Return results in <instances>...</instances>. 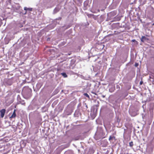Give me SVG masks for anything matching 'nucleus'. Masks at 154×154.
Returning <instances> with one entry per match:
<instances>
[{"label": "nucleus", "mask_w": 154, "mask_h": 154, "mask_svg": "<svg viewBox=\"0 0 154 154\" xmlns=\"http://www.w3.org/2000/svg\"><path fill=\"white\" fill-rule=\"evenodd\" d=\"M47 109V108L46 107L44 106L42 108V112H44L46 111Z\"/></svg>", "instance_id": "11"}, {"label": "nucleus", "mask_w": 154, "mask_h": 154, "mask_svg": "<svg viewBox=\"0 0 154 154\" xmlns=\"http://www.w3.org/2000/svg\"><path fill=\"white\" fill-rule=\"evenodd\" d=\"M132 41L133 42H137L135 39H133L132 40Z\"/></svg>", "instance_id": "22"}, {"label": "nucleus", "mask_w": 154, "mask_h": 154, "mask_svg": "<svg viewBox=\"0 0 154 154\" xmlns=\"http://www.w3.org/2000/svg\"><path fill=\"white\" fill-rule=\"evenodd\" d=\"M115 90V88L114 87H112L110 88L109 89V91L111 93L113 92Z\"/></svg>", "instance_id": "10"}, {"label": "nucleus", "mask_w": 154, "mask_h": 154, "mask_svg": "<svg viewBox=\"0 0 154 154\" xmlns=\"http://www.w3.org/2000/svg\"><path fill=\"white\" fill-rule=\"evenodd\" d=\"M129 145L131 147H132L133 146V143L132 141H131L129 143Z\"/></svg>", "instance_id": "15"}, {"label": "nucleus", "mask_w": 154, "mask_h": 154, "mask_svg": "<svg viewBox=\"0 0 154 154\" xmlns=\"http://www.w3.org/2000/svg\"><path fill=\"white\" fill-rule=\"evenodd\" d=\"M103 137V133L102 131L99 132L98 131L96 132L95 135V138L96 140H98L102 138Z\"/></svg>", "instance_id": "3"}, {"label": "nucleus", "mask_w": 154, "mask_h": 154, "mask_svg": "<svg viewBox=\"0 0 154 154\" xmlns=\"http://www.w3.org/2000/svg\"><path fill=\"white\" fill-rule=\"evenodd\" d=\"M149 78L150 79H154V75H151L149 76Z\"/></svg>", "instance_id": "16"}, {"label": "nucleus", "mask_w": 154, "mask_h": 154, "mask_svg": "<svg viewBox=\"0 0 154 154\" xmlns=\"http://www.w3.org/2000/svg\"><path fill=\"white\" fill-rule=\"evenodd\" d=\"M149 38L146 37L145 36H142L140 39L141 41L142 42H144L145 41L149 40Z\"/></svg>", "instance_id": "7"}, {"label": "nucleus", "mask_w": 154, "mask_h": 154, "mask_svg": "<svg viewBox=\"0 0 154 154\" xmlns=\"http://www.w3.org/2000/svg\"><path fill=\"white\" fill-rule=\"evenodd\" d=\"M137 112L134 110L130 109L129 110V113L132 116L134 117L137 114Z\"/></svg>", "instance_id": "4"}, {"label": "nucleus", "mask_w": 154, "mask_h": 154, "mask_svg": "<svg viewBox=\"0 0 154 154\" xmlns=\"http://www.w3.org/2000/svg\"><path fill=\"white\" fill-rule=\"evenodd\" d=\"M143 82L142 81H141L140 82V85H142L143 84Z\"/></svg>", "instance_id": "21"}, {"label": "nucleus", "mask_w": 154, "mask_h": 154, "mask_svg": "<svg viewBox=\"0 0 154 154\" xmlns=\"http://www.w3.org/2000/svg\"><path fill=\"white\" fill-rule=\"evenodd\" d=\"M115 137L114 136H110L109 137V140L110 141H111L113 139H115Z\"/></svg>", "instance_id": "14"}, {"label": "nucleus", "mask_w": 154, "mask_h": 154, "mask_svg": "<svg viewBox=\"0 0 154 154\" xmlns=\"http://www.w3.org/2000/svg\"><path fill=\"white\" fill-rule=\"evenodd\" d=\"M61 19V17H59V20H60Z\"/></svg>", "instance_id": "27"}, {"label": "nucleus", "mask_w": 154, "mask_h": 154, "mask_svg": "<svg viewBox=\"0 0 154 154\" xmlns=\"http://www.w3.org/2000/svg\"><path fill=\"white\" fill-rule=\"evenodd\" d=\"M84 106H85V107H86L85 109H86L88 108V106L86 103H85L84 104Z\"/></svg>", "instance_id": "18"}, {"label": "nucleus", "mask_w": 154, "mask_h": 154, "mask_svg": "<svg viewBox=\"0 0 154 154\" xmlns=\"http://www.w3.org/2000/svg\"><path fill=\"white\" fill-rule=\"evenodd\" d=\"M61 74L64 78H66L67 77V75H66L65 72L61 73Z\"/></svg>", "instance_id": "13"}, {"label": "nucleus", "mask_w": 154, "mask_h": 154, "mask_svg": "<svg viewBox=\"0 0 154 154\" xmlns=\"http://www.w3.org/2000/svg\"><path fill=\"white\" fill-rule=\"evenodd\" d=\"M105 95H103L102 96V97L103 98L105 97Z\"/></svg>", "instance_id": "24"}, {"label": "nucleus", "mask_w": 154, "mask_h": 154, "mask_svg": "<svg viewBox=\"0 0 154 154\" xmlns=\"http://www.w3.org/2000/svg\"><path fill=\"white\" fill-rule=\"evenodd\" d=\"M150 81H151L153 85H154V79H149Z\"/></svg>", "instance_id": "19"}, {"label": "nucleus", "mask_w": 154, "mask_h": 154, "mask_svg": "<svg viewBox=\"0 0 154 154\" xmlns=\"http://www.w3.org/2000/svg\"><path fill=\"white\" fill-rule=\"evenodd\" d=\"M6 110L5 109H2L0 111L1 117L3 118L5 115Z\"/></svg>", "instance_id": "6"}, {"label": "nucleus", "mask_w": 154, "mask_h": 154, "mask_svg": "<svg viewBox=\"0 0 154 154\" xmlns=\"http://www.w3.org/2000/svg\"><path fill=\"white\" fill-rule=\"evenodd\" d=\"M109 39H110V38H109L108 39V40H109Z\"/></svg>", "instance_id": "29"}, {"label": "nucleus", "mask_w": 154, "mask_h": 154, "mask_svg": "<svg viewBox=\"0 0 154 154\" xmlns=\"http://www.w3.org/2000/svg\"><path fill=\"white\" fill-rule=\"evenodd\" d=\"M6 85H11L12 84V80L11 79H8L5 81Z\"/></svg>", "instance_id": "5"}, {"label": "nucleus", "mask_w": 154, "mask_h": 154, "mask_svg": "<svg viewBox=\"0 0 154 154\" xmlns=\"http://www.w3.org/2000/svg\"><path fill=\"white\" fill-rule=\"evenodd\" d=\"M152 25H154V23L152 24Z\"/></svg>", "instance_id": "28"}, {"label": "nucleus", "mask_w": 154, "mask_h": 154, "mask_svg": "<svg viewBox=\"0 0 154 154\" xmlns=\"http://www.w3.org/2000/svg\"><path fill=\"white\" fill-rule=\"evenodd\" d=\"M26 11L24 14H26Z\"/></svg>", "instance_id": "30"}, {"label": "nucleus", "mask_w": 154, "mask_h": 154, "mask_svg": "<svg viewBox=\"0 0 154 154\" xmlns=\"http://www.w3.org/2000/svg\"><path fill=\"white\" fill-rule=\"evenodd\" d=\"M60 9V8L59 7H56L54 10L53 11V14H55L58 12Z\"/></svg>", "instance_id": "8"}, {"label": "nucleus", "mask_w": 154, "mask_h": 154, "mask_svg": "<svg viewBox=\"0 0 154 154\" xmlns=\"http://www.w3.org/2000/svg\"><path fill=\"white\" fill-rule=\"evenodd\" d=\"M16 110L15 109H14V112L11 115V116L10 117V118L11 119L14 118L16 116Z\"/></svg>", "instance_id": "9"}, {"label": "nucleus", "mask_w": 154, "mask_h": 154, "mask_svg": "<svg viewBox=\"0 0 154 154\" xmlns=\"http://www.w3.org/2000/svg\"><path fill=\"white\" fill-rule=\"evenodd\" d=\"M139 64L138 63H135L134 64V66L135 67H137L138 66Z\"/></svg>", "instance_id": "20"}, {"label": "nucleus", "mask_w": 154, "mask_h": 154, "mask_svg": "<svg viewBox=\"0 0 154 154\" xmlns=\"http://www.w3.org/2000/svg\"><path fill=\"white\" fill-rule=\"evenodd\" d=\"M91 93L93 94H95V95H96V94L95 93H94V92H92Z\"/></svg>", "instance_id": "23"}, {"label": "nucleus", "mask_w": 154, "mask_h": 154, "mask_svg": "<svg viewBox=\"0 0 154 154\" xmlns=\"http://www.w3.org/2000/svg\"><path fill=\"white\" fill-rule=\"evenodd\" d=\"M25 104V103H22V104L23 105H24Z\"/></svg>", "instance_id": "25"}, {"label": "nucleus", "mask_w": 154, "mask_h": 154, "mask_svg": "<svg viewBox=\"0 0 154 154\" xmlns=\"http://www.w3.org/2000/svg\"><path fill=\"white\" fill-rule=\"evenodd\" d=\"M84 95L85 96H86V97L89 98V95L86 93H85L84 94Z\"/></svg>", "instance_id": "17"}, {"label": "nucleus", "mask_w": 154, "mask_h": 154, "mask_svg": "<svg viewBox=\"0 0 154 154\" xmlns=\"http://www.w3.org/2000/svg\"><path fill=\"white\" fill-rule=\"evenodd\" d=\"M73 106L71 105H69L64 111L65 114L67 115H70L73 112Z\"/></svg>", "instance_id": "2"}, {"label": "nucleus", "mask_w": 154, "mask_h": 154, "mask_svg": "<svg viewBox=\"0 0 154 154\" xmlns=\"http://www.w3.org/2000/svg\"><path fill=\"white\" fill-rule=\"evenodd\" d=\"M24 9L26 11L29 10L30 11H31L32 10V8H27L26 7H25L24 8Z\"/></svg>", "instance_id": "12"}, {"label": "nucleus", "mask_w": 154, "mask_h": 154, "mask_svg": "<svg viewBox=\"0 0 154 154\" xmlns=\"http://www.w3.org/2000/svg\"><path fill=\"white\" fill-rule=\"evenodd\" d=\"M31 89L28 87H25L23 88L22 93L24 96L28 97L31 96Z\"/></svg>", "instance_id": "1"}, {"label": "nucleus", "mask_w": 154, "mask_h": 154, "mask_svg": "<svg viewBox=\"0 0 154 154\" xmlns=\"http://www.w3.org/2000/svg\"><path fill=\"white\" fill-rule=\"evenodd\" d=\"M109 37V35H107V36H106V37H106V38H107V37Z\"/></svg>", "instance_id": "26"}]
</instances>
